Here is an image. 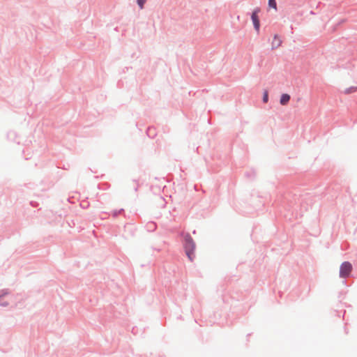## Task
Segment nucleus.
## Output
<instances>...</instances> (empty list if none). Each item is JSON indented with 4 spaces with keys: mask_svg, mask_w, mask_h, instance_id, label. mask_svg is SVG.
I'll return each mask as SVG.
<instances>
[{
    "mask_svg": "<svg viewBox=\"0 0 357 357\" xmlns=\"http://www.w3.org/2000/svg\"><path fill=\"white\" fill-rule=\"evenodd\" d=\"M80 205H81V206H82V208H86V207L88 206L87 203H85V202H82V203H81V204H80Z\"/></svg>",
    "mask_w": 357,
    "mask_h": 357,
    "instance_id": "nucleus-14",
    "label": "nucleus"
},
{
    "mask_svg": "<svg viewBox=\"0 0 357 357\" xmlns=\"http://www.w3.org/2000/svg\"><path fill=\"white\" fill-rule=\"evenodd\" d=\"M258 9L255 10L251 15V19L253 22L254 28L257 32H259L260 28V22L258 17Z\"/></svg>",
    "mask_w": 357,
    "mask_h": 357,
    "instance_id": "nucleus-4",
    "label": "nucleus"
},
{
    "mask_svg": "<svg viewBox=\"0 0 357 357\" xmlns=\"http://www.w3.org/2000/svg\"><path fill=\"white\" fill-rule=\"evenodd\" d=\"M268 6L271 8L276 9V8H277L276 0H268Z\"/></svg>",
    "mask_w": 357,
    "mask_h": 357,
    "instance_id": "nucleus-11",
    "label": "nucleus"
},
{
    "mask_svg": "<svg viewBox=\"0 0 357 357\" xmlns=\"http://www.w3.org/2000/svg\"><path fill=\"white\" fill-rule=\"evenodd\" d=\"M147 227H148L149 229L152 230V231L155 230L156 228V225L154 222H149L147 225Z\"/></svg>",
    "mask_w": 357,
    "mask_h": 357,
    "instance_id": "nucleus-12",
    "label": "nucleus"
},
{
    "mask_svg": "<svg viewBox=\"0 0 357 357\" xmlns=\"http://www.w3.org/2000/svg\"><path fill=\"white\" fill-rule=\"evenodd\" d=\"M124 212V210L123 208L120 210H115L112 212V215L114 218L117 217L119 215L123 213Z\"/></svg>",
    "mask_w": 357,
    "mask_h": 357,
    "instance_id": "nucleus-9",
    "label": "nucleus"
},
{
    "mask_svg": "<svg viewBox=\"0 0 357 357\" xmlns=\"http://www.w3.org/2000/svg\"><path fill=\"white\" fill-rule=\"evenodd\" d=\"M183 246L187 257L190 261H192L195 257V243L190 234H185L184 235Z\"/></svg>",
    "mask_w": 357,
    "mask_h": 357,
    "instance_id": "nucleus-1",
    "label": "nucleus"
},
{
    "mask_svg": "<svg viewBox=\"0 0 357 357\" xmlns=\"http://www.w3.org/2000/svg\"><path fill=\"white\" fill-rule=\"evenodd\" d=\"M289 100L290 96L289 94L284 93L281 96L280 102L282 105H285L289 102Z\"/></svg>",
    "mask_w": 357,
    "mask_h": 357,
    "instance_id": "nucleus-5",
    "label": "nucleus"
},
{
    "mask_svg": "<svg viewBox=\"0 0 357 357\" xmlns=\"http://www.w3.org/2000/svg\"><path fill=\"white\" fill-rule=\"evenodd\" d=\"M357 88L356 86H351L348 89H347L344 91L345 93L347 94H349V93H354L356 91Z\"/></svg>",
    "mask_w": 357,
    "mask_h": 357,
    "instance_id": "nucleus-8",
    "label": "nucleus"
},
{
    "mask_svg": "<svg viewBox=\"0 0 357 357\" xmlns=\"http://www.w3.org/2000/svg\"><path fill=\"white\" fill-rule=\"evenodd\" d=\"M352 271V265L349 261L343 262L340 268V277L342 278H346L349 277Z\"/></svg>",
    "mask_w": 357,
    "mask_h": 357,
    "instance_id": "nucleus-2",
    "label": "nucleus"
},
{
    "mask_svg": "<svg viewBox=\"0 0 357 357\" xmlns=\"http://www.w3.org/2000/svg\"><path fill=\"white\" fill-rule=\"evenodd\" d=\"M282 41L278 38L277 35H275L273 41L272 43V47L277 48L280 46Z\"/></svg>",
    "mask_w": 357,
    "mask_h": 357,
    "instance_id": "nucleus-6",
    "label": "nucleus"
},
{
    "mask_svg": "<svg viewBox=\"0 0 357 357\" xmlns=\"http://www.w3.org/2000/svg\"><path fill=\"white\" fill-rule=\"evenodd\" d=\"M146 134L149 137L153 138L155 136V131L154 128H149Z\"/></svg>",
    "mask_w": 357,
    "mask_h": 357,
    "instance_id": "nucleus-7",
    "label": "nucleus"
},
{
    "mask_svg": "<svg viewBox=\"0 0 357 357\" xmlns=\"http://www.w3.org/2000/svg\"><path fill=\"white\" fill-rule=\"evenodd\" d=\"M11 296L8 290H2L0 294V305L6 307L8 305Z\"/></svg>",
    "mask_w": 357,
    "mask_h": 357,
    "instance_id": "nucleus-3",
    "label": "nucleus"
},
{
    "mask_svg": "<svg viewBox=\"0 0 357 357\" xmlns=\"http://www.w3.org/2000/svg\"><path fill=\"white\" fill-rule=\"evenodd\" d=\"M268 101V94L267 91H265L263 96V102L266 103Z\"/></svg>",
    "mask_w": 357,
    "mask_h": 357,
    "instance_id": "nucleus-13",
    "label": "nucleus"
},
{
    "mask_svg": "<svg viewBox=\"0 0 357 357\" xmlns=\"http://www.w3.org/2000/svg\"><path fill=\"white\" fill-rule=\"evenodd\" d=\"M146 0H137V3L140 9H143Z\"/></svg>",
    "mask_w": 357,
    "mask_h": 357,
    "instance_id": "nucleus-10",
    "label": "nucleus"
}]
</instances>
